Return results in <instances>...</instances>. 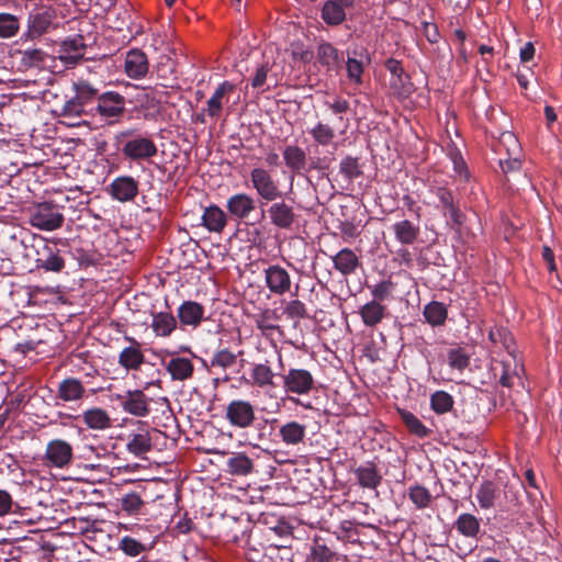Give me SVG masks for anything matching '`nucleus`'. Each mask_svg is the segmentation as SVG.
<instances>
[{
	"mask_svg": "<svg viewBox=\"0 0 562 562\" xmlns=\"http://www.w3.org/2000/svg\"><path fill=\"white\" fill-rule=\"evenodd\" d=\"M224 418L235 430L256 428L258 430L257 441L266 440L263 429L268 419L258 422L256 406L250 401L245 398L229 401L224 408Z\"/></svg>",
	"mask_w": 562,
	"mask_h": 562,
	"instance_id": "nucleus-1",
	"label": "nucleus"
},
{
	"mask_svg": "<svg viewBox=\"0 0 562 562\" xmlns=\"http://www.w3.org/2000/svg\"><path fill=\"white\" fill-rule=\"evenodd\" d=\"M115 144L122 155L133 161L147 160L157 155V146L148 135L138 134L127 128L114 136Z\"/></svg>",
	"mask_w": 562,
	"mask_h": 562,
	"instance_id": "nucleus-2",
	"label": "nucleus"
},
{
	"mask_svg": "<svg viewBox=\"0 0 562 562\" xmlns=\"http://www.w3.org/2000/svg\"><path fill=\"white\" fill-rule=\"evenodd\" d=\"M430 192L438 199L436 207L440 210L442 215L447 218V224L451 228L459 229L465 216L460 209L457 194L451 189L443 186L432 187Z\"/></svg>",
	"mask_w": 562,
	"mask_h": 562,
	"instance_id": "nucleus-3",
	"label": "nucleus"
},
{
	"mask_svg": "<svg viewBox=\"0 0 562 562\" xmlns=\"http://www.w3.org/2000/svg\"><path fill=\"white\" fill-rule=\"evenodd\" d=\"M90 381H82L76 376H66L57 383L55 393V405L65 403H81L90 395L95 394L100 389H87Z\"/></svg>",
	"mask_w": 562,
	"mask_h": 562,
	"instance_id": "nucleus-4",
	"label": "nucleus"
},
{
	"mask_svg": "<svg viewBox=\"0 0 562 562\" xmlns=\"http://www.w3.org/2000/svg\"><path fill=\"white\" fill-rule=\"evenodd\" d=\"M126 100L125 98L115 91H106L100 94L98 103L93 106L100 116L112 125L119 123L126 112Z\"/></svg>",
	"mask_w": 562,
	"mask_h": 562,
	"instance_id": "nucleus-5",
	"label": "nucleus"
},
{
	"mask_svg": "<svg viewBox=\"0 0 562 562\" xmlns=\"http://www.w3.org/2000/svg\"><path fill=\"white\" fill-rule=\"evenodd\" d=\"M282 386L288 394L307 395L314 389L313 374L301 368H290L282 374Z\"/></svg>",
	"mask_w": 562,
	"mask_h": 562,
	"instance_id": "nucleus-6",
	"label": "nucleus"
},
{
	"mask_svg": "<svg viewBox=\"0 0 562 562\" xmlns=\"http://www.w3.org/2000/svg\"><path fill=\"white\" fill-rule=\"evenodd\" d=\"M64 215L59 212L57 205L48 202L41 203L31 214V225L41 231H55L64 224Z\"/></svg>",
	"mask_w": 562,
	"mask_h": 562,
	"instance_id": "nucleus-7",
	"label": "nucleus"
},
{
	"mask_svg": "<svg viewBox=\"0 0 562 562\" xmlns=\"http://www.w3.org/2000/svg\"><path fill=\"white\" fill-rule=\"evenodd\" d=\"M113 398L127 414L136 417H146L150 413V397L142 390H128L124 393L114 394Z\"/></svg>",
	"mask_w": 562,
	"mask_h": 562,
	"instance_id": "nucleus-8",
	"label": "nucleus"
},
{
	"mask_svg": "<svg viewBox=\"0 0 562 562\" xmlns=\"http://www.w3.org/2000/svg\"><path fill=\"white\" fill-rule=\"evenodd\" d=\"M252 188L257 194L268 202H273L282 196L279 190V183L273 179L269 170L265 168H254L250 171Z\"/></svg>",
	"mask_w": 562,
	"mask_h": 562,
	"instance_id": "nucleus-9",
	"label": "nucleus"
},
{
	"mask_svg": "<svg viewBox=\"0 0 562 562\" xmlns=\"http://www.w3.org/2000/svg\"><path fill=\"white\" fill-rule=\"evenodd\" d=\"M72 458V447L68 441L64 439H53L47 443L44 454L46 465L65 469L71 464Z\"/></svg>",
	"mask_w": 562,
	"mask_h": 562,
	"instance_id": "nucleus-10",
	"label": "nucleus"
},
{
	"mask_svg": "<svg viewBox=\"0 0 562 562\" xmlns=\"http://www.w3.org/2000/svg\"><path fill=\"white\" fill-rule=\"evenodd\" d=\"M172 356L173 352L169 350H161L158 356H160L161 364L165 367L166 371L170 374L173 381H187L193 376L194 373V364L191 359L186 357H171L169 361H166L165 356Z\"/></svg>",
	"mask_w": 562,
	"mask_h": 562,
	"instance_id": "nucleus-11",
	"label": "nucleus"
},
{
	"mask_svg": "<svg viewBox=\"0 0 562 562\" xmlns=\"http://www.w3.org/2000/svg\"><path fill=\"white\" fill-rule=\"evenodd\" d=\"M265 283L268 290L274 295H283L291 290V276L280 265H270L263 270Z\"/></svg>",
	"mask_w": 562,
	"mask_h": 562,
	"instance_id": "nucleus-12",
	"label": "nucleus"
},
{
	"mask_svg": "<svg viewBox=\"0 0 562 562\" xmlns=\"http://www.w3.org/2000/svg\"><path fill=\"white\" fill-rule=\"evenodd\" d=\"M266 212L270 223L279 229H291L296 221L294 207L284 200L273 201Z\"/></svg>",
	"mask_w": 562,
	"mask_h": 562,
	"instance_id": "nucleus-13",
	"label": "nucleus"
},
{
	"mask_svg": "<svg viewBox=\"0 0 562 562\" xmlns=\"http://www.w3.org/2000/svg\"><path fill=\"white\" fill-rule=\"evenodd\" d=\"M385 68L391 74L390 85L393 91L401 95L407 97L413 92V83L408 74L404 71L402 63L394 58H389L385 61Z\"/></svg>",
	"mask_w": 562,
	"mask_h": 562,
	"instance_id": "nucleus-14",
	"label": "nucleus"
},
{
	"mask_svg": "<svg viewBox=\"0 0 562 562\" xmlns=\"http://www.w3.org/2000/svg\"><path fill=\"white\" fill-rule=\"evenodd\" d=\"M139 183L132 176H120L109 186L110 195L122 203L133 201L138 194Z\"/></svg>",
	"mask_w": 562,
	"mask_h": 562,
	"instance_id": "nucleus-15",
	"label": "nucleus"
},
{
	"mask_svg": "<svg viewBox=\"0 0 562 562\" xmlns=\"http://www.w3.org/2000/svg\"><path fill=\"white\" fill-rule=\"evenodd\" d=\"M347 77L350 82L360 86L362 85V75L364 71V63L363 59L370 61L368 50L364 47H353L347 49Z\"/></svg>",
	"mask_w": 562,
	"mask_h": 562,
	"instance_id": "nucleus-16",
	"label": "nucleus"
},
{
	"mask_svg": "<svg viewBox=\"0 0 562 562\" xmlns=\"http://www.w3.org/2000/svg\"><path fill=\"white\" fill-rule=\"evenodd\" d=\"M87 45L82 35L69 36L59 48V59L67 66H75L85 56Z\"/></svg>",
	"mask_w": 562,
	"mask_h": 562,
	"instance_id": "nucleus-17",
	"label": "nucleus"
},
{
	"mask_svg": "<svg viewBox=\"0 0 562 562\" xmlns=\"http://www.w3.org/2000/svg\"><path fill=\"white\" fill-rule=\"evenodd\" d=\"M226 209L231 217L244 221L256 210V201L247 193H235L227 199Z\"/></svg>",
	"mask_w": 562,
	"mask_h": 562,
	"instance_id": "nucleus-18",
	"label": "nucleus"
},
{
	"mask_svg": "<svg viewBox=\"0 0 562 562\" xmlns=\"http://www.w3.org/2000/svg\"><path fill=\"white\" fill-rule=\"evenodd\" d=\"M235 90V85L231 81L221 82L212 97L206 102L205 112L211 119H217L223 110L225 102H228V95Z\"/></svg>",
	"mask_w": 562,
	"mask_h": 562,
	"instance_id": "nucleus-19",
	"label": "nucleus"
},
{
	"mask_svg": "<svg viewBox=\"0 0 562 562\" xmlns=\"http://www.w3.org/2000/svg\"><path fill=\"white\" fill-rule=\"evenodd\" d=\"M285 166L295 175L303 176L307 172V155L299 145H286L283 149Z\"/></svg>",
	"mask_w": 562,
	"mask_h": 562,
	"instance_id": "nucleus-20",
	"label": "nucleus"
},
{
	"mask_svg": "<svg viewBox=\"0 0 562 562\" xmlns=\"http://www.w3.org/2000/svg\"><path fill=\"white\" fill-rule=\"evenodd\" d=\"M124 69L130 78H144L149 69V64L146 54L140 49H131L126 54Z\"/></svg>",
	"mask_w": 562,
	"mask_h": 562,
	"instance_id": "nucleus-21",
	"label": "nucleus"
},
{
	"mask_svg": "<svg viewBox=\"0 0 562 562\" xmlns=\"http://www.w3.org/2000/svg\"><path fill=\"white\" fill-rule=\"evenodd\" d=\"M66 263L56 247L44 246L43 251L38 252L36 268L46 272L59 273L64 270Z\"/></svg>",
	"mask_w": 562,
	"mask_h": 562,
	"instance_id": "nucleus-22",
	"label": "nucleus"
},
{
	"mask_svg": "<svg viewBox=\"0 0 562 562\" xmlns=\"http://www.w3.org/2000/svg\"><path fill=\"white\" fill-rule=\"evenodd\" d=\"M53 19L54 13L49 9L33 10L27 19L29 35L34 38L46 33Z\"/></svg>",
	"mask_w": 562,
	"mask_h": 562,
	"instance_id": "nucleus-23",
	"label": "nucleus"
},
{
	"mask_svg": "<svg viewBox=\"0 0 562 562\" xmlns=\"http://www.w3.org/2000/svg\"><path fill=\"white\" fill-rule=\"evenodd\" d=\"M177 315L181 325L198 327L204 316V306L195 301H184L178 307Z\"/></svg>",
	"mask_w": 562,
	"mask_h": 562,
	"instance_id": "nucleus-24",
	"label": "nucleus"
},
{
	"mask_svg": "<svg viewBox=\"0 0 562 562\" xmlns=\"http://www.w3.org/2000/svg\"><path fill=\"white\" fill-rule=\"evenodd\" d=\"M202 225L211 233H222L227 225V214L217 205L206 206L202 214Z\"/></svg>",
	"mask_w": 562,
	"mask_h": 562,
	"instance_id": "nucleus-25",
	"label": "nucleus"
},
{
	"mask_svg": "<svg viewBox=\"0 0 562 562\" xmlns=\"http://www.w3.org/2000/svg\"><path fill=\"white\" fill-rule=\"evenodd\" d=\"M392 231L396 240L402 245H413L420 235L418 223L409 220H401L392 225Z\"/></svg>",
	"mask_w": 562,
	"mask_h": 562,
	"instance_id": "nucleus-26",
	"label": "nucleus"
},
{
	"mask_svg": "<svg viewBox=\"0 0 562 562\" xmlns=\"http://www.w3.org/2000/svg\"><path fill=\"white\" fill-rule=\"evenodd\" d=\"M331 259L334 268L342 276L353 274L360 266L358 256L350 248H342Z\"/></svg>",
	"mask_w": 562,
	"mask_h": 562,
	"instance_id": "nucleus-27",
	"label": "nucleus"
},
{
	"mask_svg": "<svg viewBox=\"0 0 562 562\" xmlns=\"http://www.w3.org/2000/svg\"><path fill=\"white\" fill-rule=\"evenodd\" d=\"M359 485L363 488L375 490L382 482L378 467L373 462H367L353 470Z\"/></svg>",
	"mask_w": 562,
	"mask_h": 562,
	"instance_id": "nucleus-28",
	"label": "nucleus"
},
{
	"mask_svg": "<svg viewBox=\"0 0 562 562\" xmlns=\"http://www.w3.org/2000/svg\"><path fill=\"white\" fill-rule=\"evenodd\" d=\"M125 338L132 341L135 346H128L122 349L119 355V363L126 370H138L145 360L142 350L139 349V344L134 338Z\"/></svg>",
	"mask_w": 562,
	"mask_h": 562,
	"instance_id": "nucleus-29",
	"label": "nucleus"
},
{
	"mask_svg": "<svg viewBox=\"0 0 562 562\" xmlns=\"http://www.w3.org/2000/svg\"><path fill=\"white\" fill-rule=\"evenodd\" d=\"M81 418L89 429L105 430L112 426L109 413L101 407H92L85 411Z\"/></svg>",
	"mask_w": 562,
	"mask_h": 562,
	"instance_id": "nucleus-30",
	"label": "nucleus"
},
{
	"mask_svg": "<svg viewBox=\"0 0 562 562\" xmlns=\"http://www.w3.org/2000/svg\"><path fill=\"white\" fill-rule=\"evenodd\" d=\"M150 327L157 337H169L177 328V319L170 312L151 313Z\"/></svg>",
	"mask_w": 562,
	"mask_h": 562,
	"instance_id": "nucleus-31",
	"label": "nucleus"
},
{
	"mask_svg": "<svg viewBox=\"0 0 562 562\" xmlns=\"http://www.w3.org/2000/svg\"><path fill=\"white\" fill-rule=\"evenodd\" d=\"M249 375L251 379V385L254 386L259 389L276 386L273 381L274 373L268 360H266L263 363H252Z\"/></svg>",
	"mask_w": 562,
	"mask_h": 562,
	"instance_id": "nucleus-32",
	"label": "nucleus"
},
{
	"mask_svg": "<svg viewBox=\"0 0 562 562\" xmlns=\"http://www.w3.org/2000/svg\"><path fill=\"white\" fill-rule=\"evenodd\" d=\"M363 165L361 158L346 155L339 161V175L345 181L352 183L363 176Z\"/></svg>",
	"mask_w": 562,
	"mask_h": 562,
	"instance_id": "nucleus-33",
	"label": "nucleus"
},
{
	"mask_svg": "<svg viewBox=\"0 0 562 562\" xmlns=\"http://www.w3.org/2000/svg\"><path fill=\"white\" fill-rule=\"evenodd\" d=\"M279 435L286 446H296L304 441L306 426L296 420H291L280 427Z\"/></svg>",
	"mask_w": 562,
	"mask_h": 562,
	"instance_id": "nucleus-34",
	"label": "nucleus"
},
{
	"mask_svg": "<svg viewBox=\"0 0 562 562\" xmlns=\"http://www.w3.org/2000/svg\"><path fill=\"white\" fill-rule=\"evenodd\" d=\"M226 465L232 475L247 476L254 471V461L245 452H233Z\"/></svg>",
	"mask_w": 562,
	"mask_h": 562,
	"instance_id": "nucleus-35",
	"label": "nucleus"
},
{
	"mask_svg": "<svg viewBox=\"0 0 562 562\" xmlns=\"http://www.w3.org/2000/svg\"><path fill=\"white\" fill-rule=\"evenodd\" d=\"M453 527L460 535L472 539H475L481 530L480 519L469 513L459 515Z\"/></svg>",
	"mask_w": 562,
	"mask_h": 562,
	"instance_id": "nucleus-36",
	"label": "nucleus"
},
{
	"mask_svg": "<svg viewBox=\"0 0 562 562\" xmlns=\"http://www.w3.org/2000/svg\"><path fill=\"white\" fill-rule=\"evenodd\" d=\"M359 314L366 326L373 327L382 322L386 307L380 302L370 301L360 308Z\"/></svg>",
	"mask_w": 562,
	"mask_h": 562,
	"instance_id": "nucleus-37",
	"label": "nucleus"
},
{
	"mask_svg": "<svg viewBox=\"0 0 562 562\" xmlns=\"http://www.w3.org/2000/svg\"><path fill=\"white\" fill-rule=\"evenodd\" d=\"M74 89L76 100H79L86 109H90L94 101L98 103V98L100 97L99 89L89 81L79 80L74 83Z\"/></svg>",
	"mask_w": 562,
	"mask_h": 562,
	"instance_id": "nucleus-38",
	"label": "nucleus"
},
{
	"mask_svg": "<svg viewBox=\"0 0 562 562\" xmlns=\"http://www.w3.org/2000/svg\"><path fill=\"white\" fill-rule=\"evenodd\" d=\"M499 496L498 486L492 481H484L476 492V499L482 509H490L495 506Z\"/></svg>",
	"mask_w": 562,
	"mask_h": 562,
	"instance_id": "nucleus-39",
	"label": "nucleus"
},
{
	"mask_svg": "<svg viewBox=\"0 0 562 562\" xmlns=\"http://www.w3.org/2000/svg\"><path fill=\"white\" fill-rule=\"evenodd\" d=\"M423 315L428 324L432 327H437L446 323L448 310L443 303L431 301L425 305Z\"/></svg>",
	"mask_w": 562,
	"mask_h": 562,
	"instance_id": "nucleus-40",
	"label": "nucleus"
},
{
	"mask_svg": "<svg viewBox=\"0 0 562 562\" xmlns=\"http://www.w3.org/2000/svg\"><path fill=\"white\" fill-rule=\"evenodd\" d=\"M488 339L494 345H501L507 353L515 359V342L512 333L505 327H492L488 331Z\"/></svg>",
	"mask_w": 562,
	"mask_h": 562,
	"instance_id": "nucleus-41",
	"label": "nucleus"
},
{
	"mask_svg": "<svg viewBox=\"0 0 562 562\" xmlns=\"http://www.w3.org/2000/svg\"><path fill=\"white\" fill-rule=\"evenodd\" d=\"M317 59L327 70H334L340 61L339 50L333 44L323 42L317 46Z\"/></svg>",
	"mask_w": 562,
	"mask_h": 562,
	"instance_id": "nucleus-42",
	"label": "nucleus"
},
{
	"mask_svg": "<svg viewBox=\"0 0 562 562\" xmlns=\"http://www.w3.org/2000/svg\"><path fill=\"white\" fill-rule=\"evenodd\" d=\"M321 16L329 26L340 25L346 20V10L330 0H326L322 7Z\"/></svg>",
	"mask_w": 562,
	"mask_h": 562,
	"instance_id": "nucleus-43",
	"label": "nucleus"
},
{
	"mask_svg": "<svg viewBox=\"0 0 562 562\" xmlns=\"http://www.w3.org/2000/svg\"><path fill=\"white\" fill-rule=\"evenodd\" d=\"M127 451L134 456H142L151 449V438L148 431L132 434L126 443Z\"/></svg>",
	"mask_w": 562,
	"mask_h": 562,
	"instance_id": "nucleus-44",
	"label": "nucleus"
},
{
	"mask_svg": "<svg viewBox=\"0 0 562 562\" xmlns=\"http://www.w3.org/2000/svg\"><path fill=\"white\" fill-rule=\"evenodd\" d=\"M402 422L408 429V431L419 438L428 437L431 432L412 412L406 409H398Z\"/></svg>",
	"mask_w": 562,
	"mask_h": 562,
	"instance_id": "nucleus-45",
	"label": "nucleus"
},
{
	"mask_svg": "<svg viewBox=\"0 0 562 562\" xmlns=\"http://www.w3.org/2000/svg\"><path fill=\"white\" fill-rule=\"evenodd\" d=\"M121 507L127 515L144 514L145 502L136 492H130L121 497Z\"/></svg>",
	"mask_w": 562,
	"mask_h": 562,
	"instance_id": "nucleus-46",
	"label": "nucleus"
},
{
	"mask_svg": "<svg viewBox=\"0 0 562 562\" xmlns=\"http://www.w3.org/2000/svg\"><path fill=\"white\" fill-rule=\"evenodd\" d=\"M237 361V355L228 348L216 350L210 359L211 368H220L227 370L232 368Z\"/></svg>",
	"mask_w": 562,
	"mask_h": 562,
	"instance_id": "nucleus-47",
	"label": "nucleus"
},
{
	"mask_svg": "<svg viewBox=\"0 0 562 562\" xmlns=\"http://www.w3.org/2000/svg\"><path fill=\"white\" fill-rule=\"evenodd\" d=\"M119 549L126 555L135 558L147 552L150 549V546L138 541L131 536H124L119 542Z\"/></svg>",
	"mask_w": 562,
	"mask_h": 562,
	"instance_id": "nucleus-48",
	"label": "nucleus"
},
{
	"mask_svg": "<svg viewBox=\"0 0 562 562\" xmlns=\"http://www.w3.org/2000/svg\"><path fill=\"white\" fill-rule=\"evenodd\" d=\"M408 497L418 509L427 508L432 501V496L428 488L419 484L409 487Z\"/></svg>",
	"mask_w": 562,
	"mask_h": 562,
	"instance_id": "nucleus-49",
	"label": "nucleus"
},
{
	"mask_svg": "<svg viewBox=\"0 0 562 562\" xmlns=\"http://www.w3.org/2000/svg\"><path fill=\"white\" fill-rule=\"evenodd\" d=\"M448 364L451 369L462 372L470 364V356L464 348L457 347L448 350Z\"/></svg>",
	"mask_w": 562,
	"mask_h": 562,
	"instance_id": "nucleus-50",
	"label": "nucleus"
},
{
	"mask_svg": "<svg viewBox=\"0 0 562 562\" xmlns=\"http://www.w3.org/2000/svg\"><path fill=\"white\" fill-rule=\"evenodd\" d=\"M453 403V397L446 391H436L430 397V406L437 414L450 412Z\"/></svg>",
	"mask_w": 562,
	"mask_h": 562,
	"instance_id": "nucleus-51",
	"label": "nucleus"
},
{
	"mask_svg": "<svg viewBox=\"0 0 562 562\" xmlns=\"http://www.w3.org/2000/svg\"><path fill=\"white\" fill-rule=\"evenodd\" d=\"M314 142L321 146H328L335 138V131L328 124L318 122L308 131Z\"/></svg>",
	"mask_w": 562,
	"mask_h": 562,
	"instance_id": "nucleus-52",
	"label": "nucleus"
},
{
	"mask_svg": "<svg viewBox=\"0 0 562 562\" xmlns=\"http://www.w3.org/2000/svg\"><path fill=\"white\" fill-rule=\"evenodd\" d=\"M46 58V54L38 48H27L21 52V65L25 68L41 67Z\"/></svg>",
	"mask_w": 562,
	"mask_h": 562,
	"instance_id": "nucleus-53",
	"label": "nucleus"
},
{
	"mask_svg": "<svg viewBox=\"0 0 562 562\" xmlns=\"http://www.w3.org/2000/svg\"><path fill=\"white\" fill-rule=\"evenodd\" d=\"M310 559L312 562H334L336 554L326 544L315 541L310 547Z\"/></svg>",
	"mask_w": 562,
	"mask_h": 562,
	"instance_id": "nucleus-54",
	"label": "nucleus"
},
{
	"mask_svg": "<svg viewBox=\"0 0 562 562\" xmlns=\"http://www.w3.org/2000/svg\"><path fill=\"white\" fill-rule=\"evenodd\" d=\"M19 31V20L10 13H0V37L10 38Z\"/></svg>",
	"mask_w": 562,
	"mask_h": 562,
	"instance_id": "nucleus-55",
	"label": "nucleus"
},
{
	"mask_svg": "<svg viewBox=\"0 0 562 562\" xmlns=\"http://www.w3.org/2000/svg\"><path fill=\"white\" fill-rule=\"evenodd\" d=\"M93 106L90 109H86L79 100H76V97L69 99L65 102L61 108V115L64 117H79L89 113H92Z\"/></svg>",
	"mask_w": 562,
	"mask_h": 562,
	"instance_id": "nucleus-56",
	"label": "nucleus"
},
{
	"mask_svg": "<svg viewBox=\"0 0 562 562\" xmlns=\"http://www.w3.org/2000/svg\"><path fill=\"white\" fill-rule=\"evenodd\" d=\"M272 68V64L269 60L261 63L255 71L254 77L250 80V85L254 89H260L265 86L268 80V74Z\"/></svg>",
	"mask_w": 562,
	"mask_h": 562,
	"instance_id": "nucleus-57",
	"label": "nucleus"
},
{
	"mask_svg": "<svg viewBox=\"0 0 562 562\" xmlns=\"http://www.w3.org/2000/svg\"><path fill=\"white\" fill-rule=\"evenodd\" d=\"M284 314L291 319H303L310 317L305 304L300 300L290 301L284 307Z\"/></svg>",
	"mask_w": 562,
	"mask_h": 562,
	"instance_id": "nucleus-58",
	"label": "nucleus"
},
{
	"mask_svg": "<svg viewBox=\"0 0 562 562\" xmlns=\"http://www.w3.org/2000/svg\"><path fill=\"white\" fill-rule=\"evenodd\" d=\"M449 156L453 164V170L464 180H469L470 172L460 150L453 148L450 150Z\"/></svg>",
	"mask_w": 562,
	"mask_h": 562,
	"instance_id": "nucleus-59",
	"label": "nucleus"
},
{
	"mask_svg": "<svg viewBox=\"0 0 562 562\" xmlns=\"http://www.w3.org/2000/svg\"><path fill=\"white\" fill-rule=\"evenodd\" d=\"M394 284L391 280H383L375 284L371 291L373 300L376 302H382L389 299L393 292Z\"/></svg>",
	"mask_w": 562,
	"mask_h": 562,
	"instance_id": "nucleus-60",
	"label": "nucleus"
},
{
	"mask_svg": "<svg viewBox=\"0 0 562 562\" xmlns=\"http://www.w3.org/2000/svg\"><path fill=\"white\" fill-rule=\"evenodd\" d=\"M516 363V358L514 359ZM501 374H499V383L503 386L510 387L513 385L514 375H516V368L512 369L510 363L506 361H501ZM515 367H517L515 364Z\"/></svg>",
	"mask_w": 562,
	"mask_h": 562,
	"instance_id": "nucleus-61",
	"label": "nucleus"
},
{
	"mask_svg": "<svg viewBox=\"0 0 562 562\" xmlns=\"http://www.w3.org/2000/svg\"><path fill=\"white\" fill-rule=\"evenodd\" d=\"M269 319L270 316L267 313H263L259 315L255 321L256 327L266 337L270 336L273 330L279 329V325L270 323Z\"/></svg>",
	"mask_w": 562,
	"mask_h": 562,
	"instance_id": "nucleus-62",
	"label": "nucleus"
},
{
	"mask_svg": "<svg viewBox=\"0 0 562 562\" xmlns=\"http://www.w3.org/2000/svg\"><path fill=\"white\" fill-rule=\"evenodd\" d=\"M325 105L329 110H331L334 114H342L348 112L350 109L349 101L340 97H335L331 100H326Z\"/></svg>",
	"mask_w": 562,
	"mask_h": 562,
	"instance_id": "nucleus-63",
	"label": "nucleus"
},
{
	"mask_svg": "<svg viewBox=\"0 0 562 562\" xmlns=\"http://www.w3.org/2000/svg\"><path fill=\"white\" fill-rule=\"evenodd\" d=\"M41 342L42 340L40 338L27 336L25 339L19 340L15 344L14 349L20 353L26 355L27 352L35 350Z\"/></svg>",
	"mask_w": 562,
	"mask_h": 562,
	"instance_id": "nucleus-64",
	"label": "nucleus"
}]
</instances>
